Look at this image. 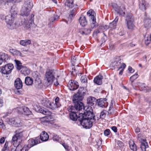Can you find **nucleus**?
<instances>
[{
	"label": "nucleus",
	"mask_w": 151,
	"mask_h": 151,
	"mask_svg": "<svg viewBox=\"0 0 151 151\" xmlns=\"http://www.w3.org/2000/svg\"><path fill=\"white\" fill-rule=\"evenodd\" d=\"M94 117L91 107H89L84 113L79 114L78 121L84 128L86 129H90L92 127L93 122L95 121Z\"/></svg>",
	"instance_id": "f257e3e1"
},
{
	"label": "nucleus",
	"mask_w": 151,
	"mask_h": 151,
	"mask_svg": "<svg viewBox=\"0 0 151 151\" xmlns=\"http://www.w3.org/2000/svg\"><path fill=\"white\" fill-rule=\"evenodd\" d=\"M23 131L20 129L16 130L15 132V134L14 135L12 139V142L14 146L16 147V149L12 148L11 151H22V149L19 148V142L18 143V140L20 139L23 137Z\"/></svg>",
	"instance_id": "f03ea898"
},
{
	"label": "nucleus",
	"mask_w": 151,
	"mask_h": 151,
	"mask_svg": "<svg viewBox=\"0 0 151 151\" xmlns=\"http://www.w3.org/2000/svg\"><path fill=\"white\" fill-rule=\"evenodd\" d=\"M33 6L32 2L28 1L24 3L20 11L21 15L23 16H28Z\"/></svg>",
	"instance_id": "7ed1b4c3"
},
{
	"label": "nucleus",
	"mask_w": 151,
	"mask_h": 151,
	"mask_svg": "<svg viewBox=\"0 0 151 151\" xmlns=\"http://www.w3.org/2000/svg\"><path fill=\"white\" fill-rule=\"evenodd\" d=\"M56 72L54 70H49L46 72L45 79L46 81V83L47 86L52 84L55 79V76Z\"/></svg>",
	"instance_id": "20e7f679"
},
{
	"label": "nucleus",
	"mask_w": 151,
	"mask_h": 151,
	"mask_svg": "<svg viewBox=\"0 0 151 151\" xmlns=\"http://www.w3.org/2000/svg\"><path fill=\"white\" fill-rule=\"evenodd\" d=\"M73 101L74 104V106H70L68 108L69 111H72V109L77 111H80L84 108L83 104L81 102L82 100H75V99L73 98Z\"/></svg>",
	"instance_id": "39448f33"
},
{
	"label": "nucleus",
	"mask_w": 151,
	"mask_h": 151,
	"mask_svg": "<svg viewBox=\"0 0 151 151\" xmlns=\"http://www.w3.org/2000/svg\"><path fill=\"white\" fill-rule=\"evenodd\" d=\"M7 24V27L9 29L12 30L16 27V22L14 21V17L9 15L5 18Z\"/></svg>",
	"instance_id": "423d86ee"
},
{
	"label": "nucleus",
	"mask_w": 151,
	"mask_h": 151,
	"mask_svg": "<svg viewBox=\"0 0 151 151\" xmlns=\"http://www.w3.org/2000/svg\"><path fill=\"white\" fill-rule=\"evenodd\" d=\"M125 21L128 28L131 30L133 29L135 26L134 17L131 14H127L126 17Z\"/></svg>",
	"instance_id": "0eeeda50"
},
{
	"label": "nucleus",
	"mask_w": 151,
	"mask_h": 151,
	"mask_svg": "<svg viewBox=\"0 0 151 151\" xmlns=\"http://www.w3.org/2000/svg\"><path fill=\"white\" fill-rule=\"evenodd\" d=\"M86 90L83 87H80L78 92L73 96V98L75 100H82L85 94Z\"/></svg>",
	"instance_id": "6e6552de"
},
{
	"label": "nucleus",
	"mask_w": 151,
	"mask_h": 151,
	"mask_svg": "<svg viewBox=\"0 0 151 151\" xmlns=\"http://www.w3.org/2000/svg\"><path fill=\"white\" fill-rule=\"evenodd\" d=\"M13 68V64L9 63L2 67L0 71L2 74L8 75L11 73Z\"/></svg>",
	"instance_id": "1a4fd4ad"
},
{
	"label": "nucleus",
	"mask_w": 151,
	"mask_h": 151,
	"mask_svg": "<svg viewBox=\"0 0 151 151\" xmlns=\"http://www.w3.org/2000/svg\"><path fill=\"white\" fill-rule=\"evenodd\" d=\"M42 105L46 107L52 109H54L55 106L54 103L51 102L47 99H45L42 100Z\"/></svg>",
	"instance_id": "9d476101"
},
{
	"label": "nucleus",
	"mask_w": 151,
	"mask_h": 151,
	"mask_svg": "<svg viewBox=\"0 0 151 151\" xmlns=\"http://www.w3.org/2000/svg\"><path fill=\"white\" fill-rule=\"evenodd\" d=\"M68 86L70 90L75 91L78 88L79 85L76 81L71 80L69 82Z\"/></svg>",
	"instance_id": "9b49d317"
},
{
	"label": "nucleus",
	"mask_w": 151,
	"mask_h": 151,
	"mask_svg": "<svg viewBox=\"0 0 151 151\" xmlns=\"http://www.w3.org/2000/svg\"><path fill=\"white\" fill-rule=\"evenodd\" d=\"M113 7L115 11L118 14L122 16H124L125 14V12L124 10L125 9L124 7L122 6V8L119 6L115 4L113 5Z\"/></svg>",
	"instance_id": "f8f14e48"
},
{
	"label": "nucleus",
	"mask_w": 151,
	"mask_h": 151,
	"mask_svg": "<svg viewBox=\"0 0 151 151\" xmlns=\"http://www.w3.org/2000/svg\"><path fill=\"white\" fill-rule=\"evenodd\" d=\"M9 123L10 124L14 125L16 127H19L22 125L20 120L19 118H13L10 119Z\"/></svg>",
	"instance_id": "ddd939ff"
},
{
	"label": "nucleus",
	"mask_w": 151,
	"mask_h": 151,
	"mask_svg": "<svg viewBox=\"0 0 151 151\" xmlns=\"http://www.w3.org/2000/svg\"><path fill=\"white\" fill-rule=\"evenodd\" d=\"M107 99L106 98L100 99H98L97 102L99 106L102 108L107 107L108 105V103L107 102Z\"/></svg>",
	"instance_id": "4468645a"
},
{
	"label": "nucleus",
	"mask_w": 151,
	"mask_h": 151,
	"mask_svg": "<svg viewBox=\"0 0 151 151\" xmlns=\"http://www.w3.org/2000/svg\"><path fill=\"white\" fill-rule=\"evenodd\" d=\"M71 112L69 114V116L70 119L73 121H75L78 119L79 114L81 113L80 112H76V111L73 109L72 111H70Z\"/></svg>",
	"instance_id": "2eb2a0df"
},
{
	"label": "nucleus",
	"mask_w": 151,
	"mask_h": 151,
	"mask_svg": "<svg viewBox=\"0 0 151 151\" xmlns=\"http://www.w3.org/2000/svg\"><path fill=\"white\" fill-rule=\"evenodd\" d=\"M91 31V29H90L89 27L85 28L79 29L78 32L83 35H86L90 34Z\"/></svg>",
	"instance_id": "dca6fc26"
},
{
	"label": "nucleus",
	"mask_w": 151,
	"mask_h": 151,
	"mask_svg": "<svg viewBox=\"0 0 151 151\" xmlns=\"http://www.w3.org/2000/svg\"><path fill=\"white\" fill-rule=\"evenodd\" d=\"M28 144L26 145V147L29 148L32 146L37 145L38 142V141L37 140H35L33 139H30L28 141Z\"/></svg>",
	"instance_id": "f3484780"
},
{
	"label": "nucleus",
	"mask_w": 151,
	"mask_h": 151,
	"mask_svg": "<svg viewBox=\"0 0 151 151\" xmlns=\"http://www.w3.org/2000/svg\"><path fill=\"white\" fill-rule=\"evenodd\" d=\"M14 86L16 88L18 89L22 88V83L20 78H17L16 79L14 82Z\"/></svg>",
	"instance_id": "a211bd4d"
},
{
	"label": "nucleus",
	"mask_w": 151,
	"mask_h": 151,
	"mask_svg": "<svg viewBox=\"0 0 151 151\" xmlns=\"http://www.w3.org/2000/svg\"><path fill=\"white\" fill-rule=\"evenodd\" d=\"M97 101L96 98L91 96H90L87 99V103L88 104L91 106L95 104Z\"/></svg>",
	"instance_id": "6ab92c4d"
},
{
	"label": "nucleus",
	"mask_w": 151,
	"mask_h": 151,
	"mask_svg": "<svg viewBox=\"0 0 151 151\" xmlns=\"http://www.w3.org/2000/svg\"><path fill=\"white\" fill-rule=\"evenodd\" d=\"M102 78L103 76L101 75H99L94 78V82L97 85H101L102 83Z\"/></svg>",
	"instance_id": "aec40b11"
},
{
	"label": "nucleus",
	"mask_w": 151,
	"mask_h": 151,
	"mask_svg": "<svg viewBox=\"0 0 151 151\" xmlns=\"http://www.w3.org/2000/svg\"><path fill=\"white\" fill-rule=\"evenodd\" d=\"M20 112L24 114L25 115H28L31 114V111H30L29 109L26 107H23L22 108H19Z\"/></svg>",
	"instance_id": "412c9836"
},
{
	"label": "nucleus",
	"mask_w": 151,
	"mask_h": 151,
	"mask_svg": "<svg viewBox=\"0 0 151 151\" xmlns=\"http://www.w3.org/2000/svg\"><path fill=\"white\" fill-rule=\"evenodd\" d=\"M59 16L56 14H54L53 16L51 17L49 19V23L48 24V26L49 27L51 26V25L52 23L57 19L58 18Z\"/></svg>",
	"instance_id": "4be33fe9"
},
{
	"label": "nucleus",
	"mask_w": 151,
	"mask_h": 151,
	"mask_svg": "<svg viewBox=\"0 0 151 151\" xmlns=\"http://www.w3.org/2000/svg\"><path fill=\"white\" fill-rule=\"evenodd\" d=\"M48 134L45 132L43 131L40 134V138L41 140L43 141H47L49 138Z\"/></svg>",
	"instance_id": "5701e85b"
},
{
	"label": "nucleus",
	"mask_w": 151,
	"mask_h": 151,
	"mask_svg": "<svg viewBox=\"0 0 151 151\" xmlns=\"http://www.w3.org/2000/svg\"><path fill=\"white\" fill-rule=\"evenodd\" d=\"M9 58L8 55L3 52H0V59L2 60V62H5Z\"/></svg>",
	"instance_id": "b1692460"
},
{
	"label": "nucleus",
	"mask_w": 151,
	"mask_h": 151,
	"mask_svg": "<svg viewBox=\"0 0 151 151\" xmlns=\"http://www.w3.org/2000/svg\"><path fill=\"white\" fill-rule=\"evenodd\" d=\"M145 140L143 139L141 142L140 148L142 151H146V148L148 147L147 143Z\"/></svg>",
	"instance_id": "393cba45"
},
{
	"label": "nucleus",
	"mask_w": 151,
	"mask_h": 151,
	"mask_svg": "<svg viewBox=\"0 0 151 151\" xmlns=\"http://www.w3.org/2000/svg\"><path fill=\"white\" fill-rule=\"evenodd\" d=\"M21 72L25 76H27L30 73L29 70L26 66H23L20 69Z\"/></svg>",
	"instance_id": "a878e982"
},
{
	"label": "nucleus",
	"mask_w": 151,
	"mask_h": 151,
	"mask_svg": "<svg viewBox=\"0 0 151 151\" xmlns=\"http://www.w3.org/2000/svg\"><path fill=\"white\" fill-rule=\"evenodd\" d=\"M68 20L66 23H70L72 21V19L75 14V12L74 10H73L70 11V13L68 14Z\"/></svg>",
	"instance_id": "bb28decb"
},
{
	"label": "nucleus",
	"mask_w": 151,
	"mask_h": 151,
	"mask_svg": "<svg viewBox=\"0 0 151 151\" xmlns=\"http://www.w3.org/2000/svg\"><path fill=\"white\" fill-rule=\"evenodd\" d=\"M10 12L11 14L10 15L14 17L15 15L17 14V9L16 5H13L11 7L10 10Z\"/></svg>",
	"instance_id": "cd10ccee"
},
{
	"label": "nucleus",
	"mask_w": 151,
	"mask_h": 151,
	"mask_svg": "<svg viewBox=\"0 0 151 151\" xmlns=\"http://www.w3.org/2000/svg\"><path fill=\"white\" fill-rule=\"evenodd\" d=\"M144 26L145 28H148L151 27V19L149 18L145 19L144 20Z\"/></svg>",
	"instance_id": "c85d7f7f"
},
{
	"label": "nucleus",
	"mask_w": 151,
	"mask_h": 151,
	"mask_svg": "<svg viewBox=\"0 0 151 151\" xmlns=\"http://www.w3.org/2000/svg\"><path fill=\"white\" fill-rule=\"evenodd\" d=\"M119 18L118 17H116L114 20L109 24V27L112 29H115L116 26V23L118 20Z\"/></svg>",
	"instance_id": "c756f323"
},
{
	"label": "nucleus",
	"mask_w": 151,
	"mask_h": 151,
	"mask_svg": "<svg viewBox=\"0 0 151 151\" xmlns=\"http://www.w3.org/2000/svg\"><path fill=\"white\" fill-rule=\"evenodd\" d=\"M79 20L80 24L82 26H84L87 24V22L85 16H82L81 17Z\"/></svg>",
	"instance_id": "7c9ffc66"
},
{
	"label": "nucleus",
	"mask_w": 151,
	"mask_h": 151,
	"mask_svg": "<svg viewBox=\"0 0 151 151\" xmlns=\"http://www.w3.org/2000/svg\"><path fill=\"white\" fill-rule=\"evenodd\" d=\"M19 43L22 45L26 46L27 45L31 44V41L29 40H21L19 42Z\"/></svg>",
	"instance_id": "2f4dec72"
},
{
	"label": "nucleus",
	"mask_w": 151,
	"mask_h": 151,
	"mask_svg": "<svg viewBox=\"0 0 151 151\" xmlns=\"http://www.w3.org/2000/svg\"><path fill=\"white\" fill-rule=\"evenodd\" d=\"M65 6L69 8H72L74 6L73 0H67L65 3Z\"/></svg>",
	"instance_id": "473e14b6"
},
{
	"label": "nucleus",
	"mask_w": 151,
	"mask_h": 151,
	"mask_svg": "<svg viewBox=\"0 0 151 151\" xmlns=\"http://www.w3.org/2000/svg\"><path fill=\"white\" fill-rule=\"evenodd\" d=\"M33 80L30 77H27L25 78V83L27 85H31L33 83Z\"/></svg>",
	"instance_id": "72a5a7b5"
},
{
	"label": "nucleus",
	"mask_w": 151,
	"mask_h": 151,
	"mask_svg": "<svg viewBox=\"0 0 151 151\" xmlns=\"http://www.w3.org/2000/svg\"><path fill=\"white\" fill-rule=\"evenodd\" d=\"M129 145L130 148L133 151H136L137 147L133 141H131L129 142Z\"/></svg>",
	"instance_id": "f704fd0d"
},
{
	"label": "nucleus",
	"mask_w": 151,
	"mask_h": 151,
	"mask_svg": "<svg viewBox=\"0 0 151 151\" xmlns=\"http://www.w3.org/2000/svg\"><path fill=\"white\" fill-rule=\"evenodd\" d=\"M138 85L143 90H146L147 91H147V90H149V88L145 84L139 83Z\"/></svg>",
	"instance_id": "c9c22d12"
},
{
	"label": "nucleus",
	"mask_w": 151,
	"mask_h": 151,
	"mask_svg": "<svg viewBox=\"0 0 151 151\" xmlns=\"http://www.w3.org/2000/svg\"><path fill=\"white\" fill-rule=\"evenodd\" d=\"M59 98L57 97L55 99V104H54V105H55V108H54V109H55L59 107L61 105L59 102Z\"/></svg>",
	"instance_id": "e433bc0d"
},
{
	"label": "nucleus",
	"mask_w": 151,
	"mask_h": 151,
	"mask_svg": "<svg viewBox=\"0 0 151 151\" xmlns=\"http://www.w3.org/2000/svg\"><path fill=\"white\" fill-rule=\"evenodd\" d=\"M14 61L16 63L17 66V70H20L21 68L23 66L22 65V64L21 62L17 60H15Z\"/></svg>",
	"instance_id": "4c0bfd02"
},
{
	"label": "nucleus",
	"mask_w": 151,
	"mask_h": 151,
	"mask_svg": "<svg viewBox=\"0 0 151 151\" xmlns=\"http://www.w3.org/2000/svg\"><path fill=\"white\" fill-rule=\"evenodd\" d=\"M11 52L14 55L19 56H22V53H21L20 51L17 50L15 49H12L11 50Z\"/></svg>",
	"instance_id": "58836bf2"
},
{
	"label": "nucleus",
	"mask_w": 151,
	"mask_h": 151,
	"mask_svg": "<svg viewBox=\"0 0 151 151\" xmlns=\"http://www.w3.org/2000/svg\"><path fill=\"white\" fill-rule=\"evenodd\" d=\"M145 1V0H142V3L139 4V8L142 10H145L146 9Z\"/></svg>",
	"instance_id": "ea45409f"
},
{
	"label": "nucleus",
	"mask_w": 151,
	"mask_h": 151,
	"mask_svg": "<svg viewBox=\"0 0 151 151\" xmlns=\"http://www.w3.org/2000/svg\"><path fill=\"white\" fill-rule=\"evenodd\" d=\"M39 111L40 112L45 115L49 114L50 113V111L47 110H44L43 109L41 108L40 109H39Z\"/></svg>",
	"instance_id": "a19ab883"
},
{
	"label": "nucleus",
	"mask_w": 151,
	"mask_h": 151,
	"mask_svg": "<svg viewBox=\"0 0 151 151\" xmlns=\"http://www.w3.org/2000/svg\"><path fill=\"white\" fill-rule=\"evenodd\" d=\"M96 21H91V22L89 28H90V29H91V30L95 28L96 27Z\"/></svg>",
	"instance_id": "79ce46f5"
},
{
	"label": "nucleus",
	"mask_w": 151,
	"mask_h": 151,
	"mask_svg": "<svg viewBox=\"0 0 151 151\" xmlns=\"http://www.w3.org/2000/svg\"><path fill=\"white\" fill-rule=\"evenodd\" d=\"M81 82L82 83H87V79L86 76L85 75H83L82 76L81 78Z\"/></svg>",
	"instance_id": "37998d69"
},
{
	"label": "nucleus",
	"mask_w": 151,
	"mask_h": 151,
	"mask_svg": "<svg viewBox=\"0 0 151 151\" xmlns=\"http://www.w3.org/2000/svg\"><path fill=\"white\" fill-rule=\"evenodd\" d=\"M138 77V74L137 73H135L134 75L130 77L129 80L131 81L132 83L134 81L137 79Z\"/></svg>",
	"instance_id": "c03bdc74"
},
{
	"label": "nucleus",
	"mask_w": 151,
	"mask_h": 151,
	"mask_svg": "<svg viewBox=\"0 0 151 151\" xmlns=\"http://www.w3.org/2000/svg\"><path fill=\"white\" fill-rule=\"evenodd\" d=\"M5 5H9L11 3H13L14 2V0H2Z\"/></svg>",
	"instance_id": "a18cd8bd"
},
{
	"label": "nucleus",
	"mask_w": 151,
	"mask_h": 151,
	"mask_svg": "<svg viewBox=\"0 0 151 151\" xmlns=\"http://www.w3.org/2000/svg\"><path fill=\"white\" fill-rule=\"evenodd\" d=\"M8 143L7 142H6L4 145L3 148L2 150V151H6V150H9V147H8Z\"/></svg>",
	"instance_id": "49530a36"
},
{
	"label": "nucleus",
	"mask_w": 151,
	"mask_h": 151,
	"mask_svg": "<svg viewBox=\"0 0 151 151\" xmlns=\"http://www.w3.org/2000/svg\"><path fill=\"white\" fill-rule=\"evenodd\" d=\"M106 111L105 110L103 111H101L100 113V117L101 118L103 119L105 117L106 115Z\"/></svg>",
	"instance_id": "de8ad7c7"
},
{
	"label": "nucleus",
	"mask_w": 151,
	"mask_h": 151,
	"mask_svg": "<svg viewBox=\"0 0 151 151\" xmlns=\"http://www.w3.org/2000/svg\"><path fill=\"white\" fill-rule=\"evenodd\" d=\"M110 132V130L109 129H107L104 131V134L105 136H108Z\"/></svg>",
	"instance_id": "09e8293b"
},
{
	"label": "nucleus",
	"mask_w": 151,
	"mask_h": 151,
	"mask_svg": "<svg viewBox=\"0 0 151 151\" xmlns=\"http://www.w3.org/2000/svg\"><path fill=\"white\" fill-rule=\"evenodd\" d=\"M71 74L73 76H75L76 74V70L75 68H73L72 70V71H71Z\"/></svg>",
	"instance_id": "8fccbe9b"
},
{
	"label": "nucleus",
	"mask_w": 151,
	"mask_h": 151,
	"mask_svg": "<svg viewBox=\"0 0 151 151\" xmlns=\"http://www.w3.org/2000/svg\"><path fill=\"white\" fill-rule=\"evenodd\" d=\"M89 17L91 19L92 21H96V18L93 15H88Z\"/></svg>",
	"instance_id": "3c124183"
},
{
	"label": "nucleus",
	"mask_w": 151,
	"mask_h": 151,
	"mask_svg": "<svg viewBox=\"0 0 151 151\" xmlns=\"http://www.w3.org/2000/svg\"><path fill=\"white\" fill-rule=\"evenodd\" d=\"M151 40L149 38H147L146 40H145V43L147 45H149L151 42Z\"/></svg>",
	"instance_id": "603ef678"
},
{
	"label": "nucleus",
	"mask_w": 151,
	"mask_h": 151,
	"mask_svg": "<svg viewBox=\"0 0 151 151\" xmlns=\"http://www.w3.org/2000/svg\"><path fill=\"white\" fill-rule=\"evenodd\" d=\"M23 25L27 27H29V23H27V20H26L25 19L24 20Z\"/></svg>",
	"instance_id": "864d4df0"
},
{
	"label": "nucleus",
	"mask_w": 151,
	"mask_h": 151,
	"mask_svg": "<svg viewBox=\"0 0 151 151\" xmlns=\"http://www.w3.org/2000/svg\"><path fill=\"white\" fill-rule=\"evenodd\" d=\"M93 13L94 11L92 9H90L87 12V14L88 15H93Z\"/></svg>",
	"instance_id": "5fc2aeb1"
},
{
	"label": "nucleus",
	"mask_w": 151,
	"mask_h": 151,
	"mask_svg": "<svg viewBox=\"0 0 151 151\" xmlns=\"http://www.w3.org/2000/svg\"><path fill=\"white\" fill-rule=\"evenodd\" d=\"M126 66V65L124 63L122 64L121 66L119 68L118 70H119L122 69H124L125 68Z\"/></svg>",
	"instance_id": "6e6d98bb"
},
{
	"label": "nucleus",
	"mask_w": 151,
	"mask_h": 151,
	"mask_svg": "<svg viewBox=\"0 0 151 151\" xmlns=\"http://www.w3.org/2000/svg\"><path fill=\"white\" fill-rule=\"evenodd\" d=\"M117 145L120 147H122L123 145V144L122 142L120 141H118L117 142Z\"/></svg>",
	"instance_id": "4d7b16f0"
},
{
	"label": "nucleus",
	"mask_w": 151,
	"mask_h": 151,
	"mask_svg": "<svg viewBox=\"0 0 151 151\" xmlns=\"http://www.w3.org/2000/svg\"><path fill=\"white\" fill-rule=\"evenodd\" d=\"M76 60V57H73V58L71 59V63L73 64V66L74 65L73 64L74 63Z\"/></svg>",
	"instance_id": "13d9d810"
},
{
	"label": "nucleus",
	"mask_w": 151,
	"mask_h": 151,
	"mask_svg": "<svg viewBox=\"0 0 151 151\" xmlns=\"http://www.w3.org/2000/svg\"><path fill=\"white\" fill-rule=\"evenodd\" d=\"M5 139L4 137H1L0 139V143L1 144L3 143L5 141Z\"/></svg>",
	"instance_id": "bf43d9fd"
},
{
	"label": "nucleus",
	"mask_w": 151,
	"mask_h": 151,
	"mask_svg": "<svg viewBox=\"0 0 151 151\" xmlns=\"http://www.w3.org/2000/svg\"><path fill=\"white\" fill-rule=\"evenodd\" d=\"M111 129L115 132H117V129L116 127L113 126L112 127Z\"/></svg>",
	"instance_id": "052dcab7"
},
{
	"label": "nucleus",
	"mask_w": 151,
	"mask_h": 151,
	"mask_svg": "<svg viewBox=\"0 0 151 151\" xmlns=\"http://www.w3.org/2000/svg\"><path fill=\"white\" fill-rule=\"evenodd\" d=\"M120 62H119V61H115L114 63V64L115 65H116V66H117L119 65L120 64Z\"/></svg>",
	"instance_id": "680f3d73"
},
{
	"label": "nucleus",
	"mask_w": 151,
	"mask_h": 151,
	"mask_svg": "<svg viewBox=\"0 0 151 151\" xmlns=\"http://www.w3.org/2000/svg\"><path fill=\"white\" fill-rule=\"evenodd\" d=\"M113 101L112 100H111V102L110 106L109 108V111H110L111 109L113 107Z\"/></svg>",
	"instance_id": "e2e57ef3"
},
{
	"label": "nucleus",
	"mask_w": 151,
	"mask_h": 151,
	"mask_svg": "<svg viewBox=\"0 0 151 151\" xmlns=\"http://www.w3.org/2000/svg\"><path fill=\"white\" fill-rule=\"evenodd\" d=\"M128 70L130 73H133L134 71V70L130 66H129Z\"/></svg>",
	"instance_id": "0e129e2a"
},
{
	"label": "nucleus",
	"mask_w": 151,
	"mask_h": 151,
	"mask_svg": "<svg viewBox=\"0 0 151 151\" xmlns=\"http://www.w3.org/2000/svg\"><path fill=\"white\" fill-rule=\"evenodd\" d=\"M0 127L2 128L3 129H6V127L5 125L4 124V123H3L1 126H0Z\"/></svg>",
	"instance_id": "69168bd1"
},
{
	"label": "nucleus",
	"mask_w": 151,
	"mask_h": 151,
	"mask_svg": "<svg viewBox=\"0 0 151 151\" xmlns=\"http://www.w3.org/2000/svg\"><path fill=\"white\" fill-rule=\"evenodd\" d=\"M45 118H47V119H48V120H45V121L46 122H48V121H50L51 120L50 119H51V116H45L44 117Z\"/></svg>",
	"instance_id": "338daca9"
},
{
	"label": "nucleus",
	"mask_w": 151,
	"mask_h": 151,
	"mask_svg": "<svg viewBox=\"0 0 151 151\" xmlns=\"http://www.w3.org/2000/svg\"><path fill=\"white\" fill-rule=\"evenodd\" d=\"M62 145L64 147L65 149L66 150H68V146L67 145H66L64 143L62 144Z\"/></svg>",
	"instance_id": "774afa93"
}]
</instances>
